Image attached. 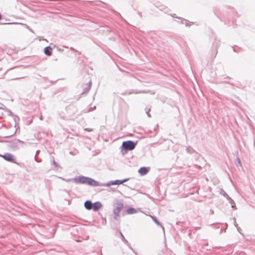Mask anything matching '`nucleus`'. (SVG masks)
<instances>
[{
  "label": "nucleus",
  "mask_w": 255,
  "mask_h": 255,
  "mask_svg": "<svg viewBox=\"0 0 255 255\" xmlns=\"http://www.w3.org/2000/svg\"><path fill=\"white\" fill-rule=\"evenodd\" d=\"M137 142H134L132 140H127L124 141L122 143L121 147L122 148V151H124L126 152L128 150H132L135 147Z\"/></svg>",
  "instance_id": "obj_1"
},
{
  "label": "nucleus",
  "mask_w": 255,
  "mask_h": 255,
  "mask_svg": "<svg viewBox=\"0 0 255 255\" xmlns=\"http://www.w3.org/2000/svg\"><path fill=\"white\" fill-rule=\"evenodd\" d=\"M124 204L122 201H117V202L114 205L113 213L115 215V219H117L120 215L122 209L123 208Z\"/></svg>",
  "instance_id": "obj_2"
},
{
  "label": "nucleus",
  "mask_w": 255,
  "mask_h": 255,
  "mask_svg": "<svg viewBox=\"0 0 255 255\" xmlns=\"http://www.w3.org/2000/svg\"><path fill=\"white\" fill-rule=\"evenodd\" d=\"M0 157H2L5 160L7 161L16 163L14 155L10 153L6 152L3 155L0 154Z\"/></svg>",
  "instance_id": "obj_3"
},
{
  "label": "nucleus",
  "mask_w": 255,
  "mask_h": 255,
  "mask_svg": "<svg viewBox=\"0 0 255 255\" xmlns=\"http://www.w3.org/2000/svg\"><path fill=\"white\" fill-rule=\"evenodd\" d=\"M128 180H129V178H126L123 180H116L114 181H110L108 183H105L104 184V186H107V187H109L111 185H120V184H122L127 182Z\"/></svg>",
  "instance_id": "obj_4"
},
{
  "label": "nucleus",
  "mask_w": 255,
  "mask_h": 255,
  "mask_svg": "<svg viewBox=\"0 0 255 255\" xmlns=\"http://www.w3.org/2000/svg\"><path fill=\"white\" fill-rule=\"evenodd\" d=\"M87 177L82 175L73 178V181L76 184H86Z\"/></svg>",
  "instance_id": "obj_5"
},
{
  "label": "nucleus",
  "mask_w": 255,
  "mask_h": 255,
  "mask_svg": "<svg viewBox=\"0 0 255 255\" xmlns=\"http://www.w3.org/2000/svg\"><path fill=\"white\" fill-rule=\"evenodd\" d=\"M221 193L224 196L226 197L227 199L229 201V203L231 204V207L233 209H236V204L234 200L227 194V193L224 191L222 190Z\"/></svg>",
  "instance_id": "obj_6"
},
{
  "label": "nucleus",
  "mask_w": 255,
  "mask_h": 255,
  "mask_svg": "<svg viewBox=\"0 0 255 255\" xmlns=\"http://www.w3.org/2000/svg\"><path fill=\"white\" fill-rule=\"evenodd\" d=\"M91 82H89L86 84L83 85V91L81 93V95H86L89 92L91 88Z\"/></svg>",
  "instance_id": "obj_7"
},
{
  "label": "nucleus",
  "mask_w": 255,
  "mask_h": 255,
  "mask_svg": "<svg viewBox=\"0 0 255 255\" xmlns=\"http://www.w3.org/2000/svg\"><path fill=\"white\" fill-rule=\"evenodd\" d=\"M86 184L93 187H97L100 185L99 182L89 177H87Z\"/></svg>",
  "instance_id": "obj_8"
},
{
  "label": "nucleus",
  "mask_w": 255,
  "mask_h": 255,
  "mask_svg": "<svg viewBox=\"0 0 255 255\" xmlns=\"http://www.w3.org/2000/svg\"><path fill=\"white\" fill-rule=\"evenodd\" d=\"M102 207V203L99 201H97L93 203L92 210L94 211H97Z\"/></svg>",
  "instance_id": "obj_9"
},
{
  "label": "nucleus",
  "mask_w": 255,
  "mask_h": 255,
  "mask_svg": "<svg viewBox=\"0 0 255 255\" xmlns=\"http://www.w3.org/2000/svg\"><path fill=\"white\" fill-rule=\"evenodd\" d=\"M149 168L146 167H140L138 170V173L141 175H144L146 174L149 171Z\"/></svg>",
  "instance_id": "obj_10"
},
{
  "label": "nucleus",
  "mask_w": 255,
  "mask_h": 255,
  "mask_svg": "<svg viewBox=\"0 0 255 255\" xmlns=\"http://www.w3.org/2000/svg\"><path fill=\"white\" fill-rule=\"evenodd\" d=\"M93 203L90 200H86L84 203V207L88 210H92Z\"/></svg>",
  "instance_id": "obj_11"
},
{
  "label": "nucleus",
  "mask_w": 255,
  "mask_h": 255,
  "mask_svg": "<svg viewBox=\"0 0 255 255\" xmlns=\"http://www.w3.org/2000/svg\"><path fill=\"white\" fill-rule=\"evenodd\" d=\"M52 49L50 46H46L44 48V52L47 56H50L52 54Z\"/></svg>",
  "instance_id": "obj_12"
},
{
  "label": "nucleus",
  "mask_w": 255,
  "mask_h": 255,
  "mask_svg": "<svg viewBox=\"0 0 255 255\" xmlns=\"http://www.w3.org/2000/svg\"><path fill=\"white\" fill-rule=\"evenodd\" d=\"M127 213L128 214L130 215L137 213V211L134 208L130 207L127 210Z\"/></svg>",
  "instance_id": "obj_13"
},
{
  "label": "nucleus",
  "mask_w": 255,
  "mask_h": 255,
  "mask_svg": "<svg viewBox=\"0 0 255 255\" xmlns=\"http://www.w3.org/2000/svg\"><path fill=\"white\" fill-rule=\"evenodd\" d=\"M150 217L152 218V220L154 221V222L157 224L158 226H161V225L160 224V223L157 220L156 218L154 216H152L151 215L150 216Z\"/></svg>",
  "instance_id": "obj_14"
},
{
  "label": "nucleus",
  "mask_w": 255,
  "mask_h": 255,
  "mask_svg": "<svg viewBox=\"0 0 255 255\" xmlns=\"http://www.w3.org/2000/svg\"><path fill=\"white\" fill-rule=\"evenodd\" d=\"M120 234L122 237V240L125 242V244H126L128 246H129V243L128 241L125 238L123 234L121 232H120Z\"/></svg>",
  "instance_id": "obj_15"
},
{
  "label": "nucleus",
  "mask_w": 255,
  "mask_h": 255,
  "mask_svg": "<svg viewBox=\"0 0 255 255\" xmlns=\"http://www.w3.org/2000/svg\"><path fill=\"white\" fill-rule=\"evenodd\" d=\"M52 164L55 166V167H59V164L57 163L55 160H54V157H52Z\"/></svg>",
  "instance_id": "obj_16"
},
{
  "label": "nucleus",
  "mask_w": 255,
  "mask_h": 255,
  "mask_svg": "<svg viewBox=\"0 0 255 255\" xmlns=\"http://www.w3.org/2000/svg\"><path fill=\"white\" fill-rule=\"evenodd\" d=\"M6 109V107L4 105H3L2 104L0 103V110H5Z\"/></svg>",
  "instance_id": "obj_17"
},
{
  "label": "nucleus",
  "mask_w": 255,
  "mask_h": 255,
  "mask_svg": "<svg viewBox=\"0 0 255 255\" xmlns=\"http://www.w3.org/2000/svg\"><path fill=\"white\" fill-rule=\"evenodd\" d=\"M63 180L67 182H70L71 181H73V179H65L63 178H61Z\"/></svg>",
  "instance_id": "obj_18"
},
{
  "label": "nucleus",
  "mask_w": 255,
  "mask_h": 255,
  "mask_svg": "<svg viewBox=\"0 0 255 255\" xmlns=\"http://www.w3.org/2000/svg\"><path fill=\"white\" fill-rule=\"evenodd\" d=\"M15 133H16V130H15V131L12 134H10V135H7V136H4V137L5 138H8V137H11L13 135H14Z\"/></svg>",
  "instance_id": "obj_19"
},
{
  "label": "nucleus",
  "mask_w": 255,
  "mask_h": 255,
  "mask_svg": "<svg viewBox=\"0 0 255 255\" xmlns=\"http://www.w3.org/2000/svg\"><path fill=\"white\" fill-rule=\"evenodd\" d=\"M24 25H25V26L26 27V28H27V29H29V30H30L31 32H32V33H33V32H33V30H32V29H31V28H30V27H29L27 25H26V24H24Z\"/></svg>",
  "instance_id": "obj_20"
},
{
  "label": "nucleus",
  "mask_w": 255,
  "mask_h": 255,
  "mask_svg": "<svg viewBox=\"0 0 255 255\" xmlns=\"http://www.w3.org/2000/svg\"><path fill=\"white\" fill-rule=\"evenodd\" d=\"M57 50H58V51H59V52H63V50H64L63 49H62V48H59V47H57Z\"/></svg>",
  "instance_id": "obj_21"
},
{
  "label": "nucleus",
  "mask_w": 255,
  "mask_h": 255,
  "mask_svg": "<svg viewBox=\"0 0 255 255\" xmlns=\"http://www.w3.org/2000/svg\"><path fill=\"white\" fill-rule=\"evenodd\" d=\"M149 111H150V109H148V110L146 111V113L148 117L150 118L151 117V116H150V114L149 113Z\"/></svg>",
  "instance_id": "obj_22"
},
{
  "label": "nucleus",
  "mask_w": 255,
  "mask_h": 255,
  "mask_svg": "<svg viewBox=\"0 0 255 255\" xmlns=\"http://www.w3.org/2000/svg\"><path fill=\"white\" fill-rule=\"evenodd\" d=\"M236 161L239 164L241 165V161L239 157L236 158Z\"/></svg>",
  "instance_id": "obj_23"
},
{
  "label": "nucleus",
  "mask_w": 255,
  "mask_h": 255,
  "mask_svg": "<svg viewBox=\"0 0 255 255\" xmlns=\"http://www.w3.org/2000/svg\"><path fill=\"white\" fill-rule=\"evenodd\" d=\"M96 109V106H94L93 108H91L90 109L88 110L89 112L92 111L93 110H95Z\"/></svg>",
  "instance_id": "obj_24"
},
{
  "label": "nucleus",
  "mask_w": 255,
  "mask_h": 255,
  "mask_svg": "<svg viewBox=\"0 0 255 255\" xmlns=\"http://www.w3.org/2000/svg\"><path fill=\"white\" fill-rule=\"evenodd\" d=\"M70 49L72 51H77V50L72 47H70Z\"/></svg>",
  "instance_id": "obj_25"
},
{
  "label": "nucleus",
  "mask_w": 255,
  "mask_h": 255,
  "mask_svg": "<svg viewBox=\"0 0 255 255\" xmlns=\"http://www.w3.org/2000/svg\"><path fill=\"white\" fill-rule=\"evenodd\" d=\"M85 130H87V131H92V129H90V128H86L85 129Z\"/></svg>",
  "instance_id": "obj_26"
},
{
  "label": "nucleus",
  "mask_w": 255,
  "mask_h": 255,
  "mask_svg": "<svg viewBox=\"0 0 255 255\" xmlns=\"http://www.w3.org/2000/svg\"><path fill=\"white\" fill-rule=\"evenodd\" d=\"M34 159H35V161H36V162H39V161L37 159L36 156H35V157H34Z\"/></svg>",
  "instance_id": "obj_27"
},
{
  "label": "nucleus",
  "mask_w": 255,
  "mask_h": 255,
  "mask_svg": "<svg viewBox=\"0 0 255 255\" xmlns=\"http://www.w3.org/2000/svg\"><path fill=\"white\" fill-rule=\"evenodd\" d=\"M17 140L18 142H19L20 143H23V141H21V140H20L19 139H17Z\"/></svg>",
  "instance_id": "obj_28"
},
{
  "label": "nucleus",
  "mask_w": 255,
  "mask_h": 255,
  "mask_svg": "<svg viewBox=\"0 0 255 255\" xmlns=\"http://www.w3.org/2000/svg\"><path fill=\"white\" fill-rule=\"evenodd\" d=\"M234 220H235V221H234V224H235V226H237V224H236V223L235 219Z\"/></svg>",
  "instance_id": "obj_29"
},
{
  "label": "nucleus",
  "mask_w": 255,
  "mask_h": 255,
  "mask_svg": "<svg viewBox=\"0 0 255 255\" xmlns=\"http://www.w3.org/2000/svg\"><path fill=\"white\" fill-rule=\"evenodd\" d=\"M63 47H65V48H68V47L66 46H63Z\"/></svg>",
  "instance_id": "obj_30"
},
{
  "label": "nucleus",
  "mask_w": 255,
  "mask_h": 255,
  "mask_svg": "<svg viewBox=\"0 0 255 255\" xmlns=\"http://www.w3.org/2000/svg\"><path fill=\"white\" fill-rule=\"evenodd\" d=\"M175 14H174V15H173V16L175 17Z\"/></svg>",
  "instance_id": "obj_31"
}]
</instances>
